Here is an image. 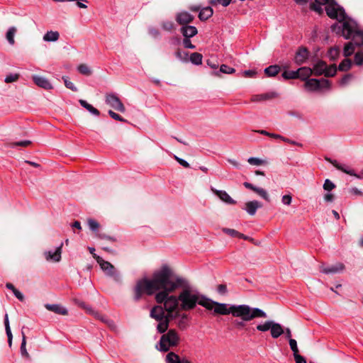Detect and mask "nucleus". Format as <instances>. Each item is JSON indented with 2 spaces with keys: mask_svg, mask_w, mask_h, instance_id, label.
Segmentation results:
<instances>
[{
  "mask_svg": "<svg viewBox=\"0 0 363 363\" xmlns=\"http://www.w3.org/2000/svg\"><path fill=\"white\" fill-rule=\"evenodd\" d=\"M220 72L225 74H233L235 72V69L223 64L220 67Z\"/></svg>",
  "mask_w": 363,
  "mask_h": 363,
  "instance_id": "nucleus-44",
  "label": "nucleus"
},
{
  "mask_svg": "<svg viewBox=\"0 0 363 363\" xmlns=\"http://www.w3.org/2000/svg\"><path fill=\"white\" fill-rule=\"evenodd\" d=\"M217 291L218 294L221 295L226 294L228 290H227V286L225 284H219L217 286Z\"/></svg>",
  "mask_w": 363,
  "mask_h": 363,
  "instance_id": "nucleus-59",
  "label": "nucleus"
},
{
  "mask_svg": "<svg viewBox=\"0 0 363 363\" xmlns=\"http://www.w3.org/2000/svg\"><path fill=\"white\" fill-rule=\"evenodd\" d=\"M277 93L271 91L265 94L254 95L252 98V101L255 102H259L274 99L277 97Z\"/></svg>",
  "mask_w": 363,
  "mask_h": 363,
  "instance_id": "nucleus-22",
  "label": "nucleus"
},
{
  "mask_svg": "<svg viewBox=\"0 0 363 363\" xmlns=\"http://www.w3.org/2000/svg\"><path fill=\"white\" fill-rule=\"evenodd\" d=\"M344 269L345 265L341 262L336 263L331 266H325L324 264L320 266V272L325 274L340 273L342 272Z\"/></svg>",
  "mask_w": 363,
  "mask_h": 363,
  "instance_id": "nucleus-10",
  "label": "nucleus"
},
{
  "mask_svg": "<svg viewBox=\"0 0 363 363\" xmlns=\"http://www.w3.org/2000/svg\"><path fill=\"white\" fill-rule=\"evenodd\" d=\"M181 310L177 309V313L178 315H176L174 318H172L169 320V323L171 320H174L176 318H179L178 321L177 322V325L180 328L181 330L185 329L188 325V320L189 316L186 313H182L180 312Z\"/></svg>",
  "mask_w": 363,
  "mask_h": 363,
  "instance_id": "nucleus-15",
  "label": "nucleus"
},
{
  "mask_svg": "<svg viewBox=\"0 0 363 363\" xmlns=\"http://www.w3.org/2000/svg\"><path fill=\"white\" fill-rule=\"evenodd\" d=\"M175 160L184 167L188 168L189 167V164L184 160L178 157L177 156H174Z\"/></svg>",
  "mask_w": 363,
  "mask_h": 363,
  "instance_id": "nucleus-62",
  "label": "nucleus"
},
{
  "mask_svg": "<svg viewBox=\"0 0 363 363\" xmlns=\"http://www.w3.org/2000/svg\"><path fill=\"white\" fill-rule=\"evenodd\" d=\"M148 33L150 35H152L155 38H159V36L160 35V33L158 30V29L153 28V27L150 28L148 29Z\"/></svg>",
  "mask_w": 363,
  "mask_h": 363,
  "instance_id": "nucleus-56",
  "label": "nucleus"
},
{
  "mask_svg": "<svg viewBox=\"0 0 363 363\" xmlns=\"http://www.w3.org/2000/svg\"><path fill=\"white\" fill-rule=\"evenodd\" d=\"M77 70L79 73L83 75L90 76L91 74V70L88 65L85 64H81L78 66Z\"/></svg>",
  "mask_w": 363,
  "mask_h": 363,
  "instance_id": "nucleus-35",
  "label": "nucleus"
},
{
  "mask_svg": "<svg viewBox=\"0 0 363 363\" xmlns=\"http://www.w3.org/2000/svg\"><path fill=\"white\" fill-rule=\"evenodd\" d=\"M352 78H353L352 74H346L342 78V79L340 81V84L342 85H345V84H348L352 79Z\"/></svg>",
  "mask_w": 363,
  "mask_h": 363,
  "instance_id": "nucleus-55",
  "label": "nucleus"
},
{
  "mask_svg": "<svg viewBox=\"0 0 363 363\" xmlns=\"http://www.w3.org/2000/svg\"><path fill=\"white\" fill-rule=\"evenodd\" d=\"M202 306L208 310H213L214 314L228 315L231 313L234 317L241 318L243 321H250L255 318H266L267 313L260 308H251L248 305L231 306L214 301L208 298L206 303H202Z\"/></svg>",
  "mask_w": 363,
  "mask_h": 363,
  "instance_id": "nucleus-2",
  "label": "nucleus"
},
{
  "mask_svg": "<svg viewBox=\"0 0 363 363\" xmlns=\"http://www.w3.org/2000/svg\"><path fill=\"white\" fill-rule=\"evenodd\" d=\"M325 11L330 18L335 19L338 21V23H335L333 26L337 25V26H342L346 21H354L347 16L343 7L339 5L335 0L330 1V3L325 7Z\"/></svg>",
  "mask_w": 363,
  "mask_h": 363,
  "instance_id": "nucleus-4",
  "label": "nucleus"
},
{
  "mask_svg": "<svg viewBox=\"0 0 363 363\" xmlns=\"http://www.w3.org/2000/svg\"><path fill=\"white\" fill-rule=\"evenodd\" d=\"M213 13V9L210 6H207V7L203 8L200 11V12L199 13V18L201 21H206L210 17L212 16Z\"/></svg>",
  "mask_w": 363,
  "mask_h": 363,
  "instance_id": "nucleus-25",
  "label": "nucleus"
},
{
  "mask_svg": "<svg viewBox=\"0 0 363 363\" xmlns=\"http://www.w3.org/2000/svg\"><path fill=\"white\" fill-rule=\"evenodd\" d=\"M280 71V67L278 65H270L264 69V73L268 77H274Z\"/></svg>",
  "mask_w": 363,
  "mask_h": 363,
  "instance_id": "nucleus-28",
  "label": "nucleus"
},
{
  "mask_svg": "<svg viewBox=\"0 0 363 363\" xmlns=\"http://www.w3.org/2000/svg\"><path fill=\"white\" fill-rule=\"evenodd\" d=\"M62 79L64 81V83H65V86L67 88V89H71L72 91H77V88L74 85V84L70 82L69 79H68V77H62Z\"/></svg>",
  "mask_w": 363,
  "mask_h": 363,
  "instance_id": "nucleus-45",
  "label": "nucleus"
},
{
  "mask_svg": "<svg viewBox=\"0 0 363 363\" xmlns=\"http://www.w3.org/2000/svg\"><path fill=\"white\" fill-rule=\"evenodd\" d=\"M108 115L114 120L116 121H121V122H127V121L125 119H124L123 118H122L119 114L115 113L114 111H113L112 110H109L108 112Z\"/></svg>",
  "mask_w": 363,
  "mask_h": 363,
  "instance_id": "nucleus-49",
  "label": "nucleus"
},
{
  "mask_svg": "<svg viewBox=\"0 0 363 363\" xmlns=\"http://www.w3.org/2000/svg\"><path fill=\"white\" fill-rule=\"evenodd\" d=\"M4 325H5L6 333V335L8 337V342H9V345L11 346V343H12L13 336H12V333L11 331L9 321V317H8L7 314L5 315Z\"/></svg>",
  "mask_w": 363,
  "mask_h": 363,
  "instance_id": "nucleus-30",
  "label": "nucleus"
},
{
  "mask_svg": "<svg viewBox=\"0 0 363 363\" xmlns=\"http://www.w3.org/2000/svg\"><path fill=\"white\" fill-rule=\"evenodd\" d=\"M87 223H88V225H89V228L92 230V231H97L99 228V223L94 220V219H91V218H89L87 220Z\"/></svg>",
  "mask_w": 363,
  "mask_h": 363,
  "instance_id": "nucleus-41",
  "label": "nucleus"
},
{
  "mask_svg": "<svg viewBox=\"0 0 363 363\" xmlns=\"http://www.w3.org/2000/svg\"><path fill=\"white\" fill-rule=\"evenodd\" d=\"M262 205L257 201H251L245 203V210L250 216H254L258 208H262Z\"/></svg>",
  "mask_w": 363,
  "mask_h": 363,
  "instance_id": "nucleus-21",
  "label": "nucleus"
},
{
  "mask_svg": "<svg viewBox=\"0 0 363 363\" xmlns=\"http://www.w3.org/2000/svg\"><path fill=\"white\" fill-rule=\"evenodd\" d=\"M167 363H181L182 359L179 356L173 352H169L166 356Z\"/></svg>",
  "mask_w": 363,
  "mask_h": 363,
  "instance_id": "nucleus-29",
  "label": "nucleus"
},
{
  "mask_svg": "<svg viewBox=\"0 0 363 363\" xmlns=\"http://www.w3.org/2000/svg\"><path fill=\"white\" fill-rule=\"evenodd\" d=\"M326 69V63L323 61H319L313 68V74L315 76H320L325 74Z\"/></svg>",
  "mask_w": 363,
  "mask_h": 363,
  "instance_id": "nucleus-24",
  "label": "nucleus"
},
{
  "mask_svg": "<svg viewBox=\"0 0 363 363\" xmlns=\"http://www.w3.org/2000/svg\"><path fill=\"white\" fill-rule=\"evenodd\" d=\"M63 243L56 248L55 252L48 251L44 253L45 257L47 261L60 262L61 259L62 247Z\"/></svg>",
  "mask_w": 363,
  "mask_h": 363,
  "instance_id": "nucleus-14",
  "label": "nucleus"
},
{
  "mask_svg": "<svg viewBox=\"0 0 363 363\" xmlns=\"http://www.w3.org/2000/svg\"><path fill=\"white\" fill-rule=\"evenodd\" d=\"M243 185L245 188L249 189L253 191L254 192H255L256 194H257L259 196H261L264 200L269 201V196L265 189H264L262 188H259V187H256L254 185H252V184L247 182H244Z\"/></svg>",
  "mask_w": 363,
  "mask_h": 363,
  "instance_id": "nucleus-16",
  "label": "nucleus"
},
{
  "mask_svg": "<svg viewBox=\"0 0 363 363\" xmlns=\"http://www.w3.org/2000/svg\"><path fill=\"white\" fill-rule=\"evenodd\" d=\"M247 162L252 165H261L264 163V161L257 157H250Z\"/></svg>",
  "mask_w": 363,
  "mask_h": 363,
  "instance_id": "nucleus-51",
  "label": "nucleus"
},
{
  "mask_svg": "<svg viewBox=\"0 0 363 363\" xmlns=\"http://www.w3.org/2000/svg\"><path fill=\"white\" fill-rule=\"evenodd\" d=\"M194 19L193 15L187 11H181L175 16V20L179 25L184 26L191 23Z\"/></svg>",
  "mask_w": 363,
  "mask_h": 363,
  "instance_id": "nucleus-12",
  "label": "nucleus"
},
{
  "mask_svg": "<svg viewBox=\"0 0 363 363\" xmlns=\"http://www.w3.org/2000/svg\"><path fill=\"white\" fill-rule=\"evenodd\" d=\"M26 337L24 335H23V340H22V342H21V352L23 356L28 357V353L27 352L26 349Z\"/></svg>",
  "mask_w": 363,
  "mask_h": 363,
  "instance_id": "nucleus-52",
  "label": "nucleus"
},
{
  "mask_svg": "<svg viewBox=\"0 0 363 363\" xmlns=\"http://www.w3.org/2000/svg\"><path fill=\"white\" fill-rule=\"evenodd\" d=\"M296 363H307L306 358L301 356L299 352L294 355Z\"/></svg>",
  "mask_w": 363,
  "mask_h": 363,
  "instance_id": "nucleus-58",
  "label": "nucleus"
},
{
  "mask_svg": "<svg viewBox=\"0 0 363 363\" xmlns=\"http://www.w3.org/2000/svg\"><path fill=\"white\" fill-rule=\"evenodd\" d=\"M281 76L285 79H298L297 70H296V71H284L282 73Z\"/></svg>",
  "mask_w": 363,
  "mask_h": 363,
  "instance_id": "nucleus-36",
  "label": "nucleus"
},
{
  "mask_svg": "<svg viewBox=\"0 0 363 363\" xmlns=\"http://www.w3.org/2000/svg\"><path fill=\"white\" fill-rule=\"evenodd\" d=\"M180 32L184 37V38H191L198 33V30L195 26L187 25L182 26Z\"/></svg>",
  "mask_w": 363,
  "mask_h": 363,
  "instance_id": "nucleus-20",
  "label": "nucleus"
},
{
  "mask_svg": "<svg viewBox=\"0 0 363 363\" xmlns=\"http://www.w3.org/2000/svg\"><path fill=\"white\" fill-rule=\"evenodd\" d=\"M331 30L345 39H352L344 47L345 57L352 55L354 52L355 46H363V28L355 21H346L342 26H332Z\"/></svg>",
  "mask_w": 363,
  "mask_h": 363,
  "instance_id": "nucleus-3",
  "label": "nucleus"
},
{
  "mask_svg": "<svg viewBox=\"0 0 363 363\" xmlns=\"http://www.w3.org/2000/svg\"><path fill=\"white\" fill-rule=\"evenodd\" d=\"M291 201H292V197L291 195L289 194H287V195H284L281 198V202L284 204V205H290L291 203Z\"/></svg>",
  "mask_w": 363,
  "mask_h": 363,
  "instance_id": "nucleus-60",
  "label": "nucleus"
},
{
  "mask_svg": "<svg viewBox=\"0 0 363 363\" xmlns=\"http://www.w3.org/2000/svg\"><path fill=\"white\" fill-rule=\"evenodd\" d=\"M298 77L301 80L306 81L313 74L311 68L308 67H302L297 69Z\"/></svg>",
  "mask_w": 363,
  "mask_h": 363,
  "instance_id": "nucleus-23",
  "label": "nucleus"
},
{
  "mask_svg": "<svg viewBox=\"0 0 363 363\" xmlns=\"http://www.w3.org/2000/svg\"><path fill=\"white\" fill-rule=\"evenodd\" d=\"M182 44L185 48L195 49L196 48L195 45L191 43L190 38H184Z\"/></svg>",
  "mask_w": 363,
  "mask_h": 363,
  "instance_id": "nucleus-53",
  "label": "nucleus"
},
{
  "mask_svg": "<svg viewBox=\"0 0 363 363\" xmlns=\"http://www.w3.org/2000/svg\"><path fill=\"white\" fill-rule=\"evenodd\" d=\"M100 320H101L102 322L106 323L112 329L115 328V324H114L113 321L111 320H109L108 318H107L106 317L104 316L103 315L101 317Z\"/></svg>",
  "mask_w": 363,
  "mask_h": 363,
  "instance_id": "nucleus-57",
  "label": "nucleus"
},
{
  "mask_svg": "<svg viewBox=\"0 0 363 363\" xmlns=\"http://www.w3.org/2000/svg\"><path fill=\"white\" fill-rule=\"evenodd\" d=\"M14 296L21 301H23V299H24V296L18 290V289H15L13 291Z\"/></svg>",
  "mask_w": 363,
  "mask_h": 363,
  "instance_id": "nucleus-63",
  "label": "nucleus"
},
{
  "mask_svg": "<svg viewBox=\"0 0 363 363\" xmlns=\"http://www.w3.org/2000/svg\"><path fill=\"white\" fill-rule=\"evenodd\" d=\"M257 74V72L255 70H252V69H249V70H245L242 72V75L245 77H250V78H252V77H255Z\"/></svg>",
  "mask_w": 363,
  "mask_h": 363,
  "instance_id": "nucleus-61",
  "label": "nucleus"
},
{
  "mask_svg": "<svg viewBox=\"0 0 363 363\" xmlns=\"http://www.w3.org/2000/svg\"><path fill=\"white\" fill-rule=\"evenodd\" d=\"M323 4H318L316 3H311L310 4V9L318 13L319 15H322L323 13L324 9H323Z\"/></svg>",
  "mask_w": 363,
  "mask_h": 363,
  "instance_id": "nucleus-39",
  "label": "nucleus"
},
{
  "mask_svg": "<svg viewBox=\"0 0 363 363\" xmlns=\"http://www.w3.org/2000/svg\"><path fill=\"white\" fill-rule=\"evenodd\" d=\"M161 27L164 30L172 31L175 28L174 23L171 21H164L161 23Z\"/></svg>",
  "mask_w": 363,
  "mask_h": 363,
  "instance_id": "nucleus-37",
  "label": "nucleus"
},
{
  "mask_svg": "<svg viewBox=\"0 0 363 363\" xmlns=\"http://www.w3.org/2000/svg\"><path fill=\"white\" fill-rule=\"evenodd\" d=\"M60 34L57 31H48L43 36V40L46 42H55L59 39Z\"/></svg>",
  "mask_w": 363,
  "mask_h": 363,
  "instance_id": "nucleus-27",
  "label": "nucleus"
},
{
  "mask_svg": "<svg viewBox=\"0 0 363 363\" xmlns=\"http://www.w3.org/2000/svg\"><path fill=\"white\" fill-rule=\"evenodd\" d=\"M175 55L178 59H179L181 60L187 61V56H188L187 52H182L180 50H177L175 52Z\"/></svg>",
  "mask_w": 363,
  "mask_h": 363,
  "instance_id": "nucleus-54",
  "label": "nucleus"
},
{
  "mask_svg": "<svg viewBox=\"0 0 363 363\" xmlns=\"http://www.w3.org/2000/svg\"><path fill=\"white\" fill-rule=\"evenodd\" d=\"M19 74H10L7 75L4 79V82L6 83H11L16 82L19 79Z\"/></svg>",
  "mask_w": 363,
  "mask_h": 363,
  "instance_id": "nucleus-46",
  "label": "nucleus"
},
{
  "mask_svg": "<svg viewBox=\"0 0 363 363\" xmlns=\"http://www.w3.org/2000/svg\"><path fill=\"white\" fill-rule=\"evenodd\" d=\"M202 59V55L199 52H194L190 56V61L196 65H201Z\"/></svg>",
  "mask_w": 363,
  "mask_h": 363,
  "instance_id": "nucleus-33",
  "label": "nucleus"
},
{
  "mask_svg": "<svg viewBox=\"0 0 363 363\" xmlns=\"http://www.w3.org/2000/svg\"><path fill=\"white\" fill-rule=\"evenodd\" d=\"M256 329L260 332H267L270 330L271 335L273 338H278L284 333V329L278 323L273 320H267L263 323L258 324Z\"/></svg>",
  "mask_w": 363,
  "mask_h": 363,
  "instance_id": "nucleus-7",
  "label": "nucleus"
},
{
  "mask_svg": "<svg viewBox=\"0 0 363 363\" xmlns=\"http://www.w3.org/2000/svg\"><path fill=\"white\" fill-rule=\"evenodd\" d=\"M211 190L223 202L231 205H234L236 203V201L234 199H233L225 191L217 190L213 187H211Z\"/></svg>",
  "mask_w": 363,
  "mask_h": 363,
  "instance_id": "nucleus-13",
  "label": "nucleus"
},
{
  "mask_svg": "<svg viewBox=\"0 0 363 363\" xmlns=\"http://www.w3.org/2000/svg\"><path fill=\"white\" fill-rule=\"evenodd\" d=\"M321 82L324 84L325 86L328 84V81L325 79L320 81L316 79H309L305 82L304 86L308 91H317L321 88Z\"/></svg>",
  "mask_w": 363,
  "mask_h": 363,
  "instance_id": "nucleus-9",
  "label": "nucleus"
},
{
  "mask_svg": "<svg viewBox=\"0 0 363 363\" xmlns=\"http://www.w3.org/2000/svg\"><path fill=\"white\" fill-rule=\"evenodd\" d=\"M33 80L37 86L44 89L50 90L53 88L51 83L45 77L35 75L33 77Z\"/></svg>",
  "mask_w": 363,
  "mask_h": 363,
  "instance_id": "nucleus-17",
  "label": "nucleus"
},
{
  "mask_svg": "<svg viewBox=\"0 0 363 363\" xmlns=\"http://www.w3.org/2000/svg\"><path fill=\"white\" fill-rule=\"evenodd\" d=\"M330 162L337 169H339L349 175L354 176L357 178L363 179V176H361L360 174H355L354 170L350 169L347 166L344 165V164H340L336 160H330Z\"/></svg>",
  "mask_w": 363,
  "mask_h": 363,
  "instance_id": "nucleus-18",
  "label": "nucleus"
},
{
  "mask_svg": "<svg viewBox=\"0 0 363 363\" xmlns=\"http://www.w3.org/2000/svg\"><path fill=\"white\" fill-rule=\"evenodd\" d=\"M164 332L160 337L157 349L163 352H168L171 347L177 346L180 342V337L174 329H170L167 333Z\"/></svg>",
  "mask_w": 363,
  "mask_h": 363,
  "instance_id": "nucleus-5",
  "label": "nucleus"
},
{
  "mask_svg": "<svg viewBox=\"0 0 363 363\" xmlns=\"http://www.w3.org/2000/svg\"><path fill=\"white\" fill-rule=\"evenodd\" d=\"M352 67V61L351 60L346 58L343 60L338 66V69L340 71L346 72L349 70Z\"/></svg>",
  "mask_w": 363,
  "mask_h": 363,
  "instance_id": "nucleus-32",
  "label": "nucleus"
},
{
  "mask_svg": "<svg viewBox=\"0 0 363 363\" xmlns=\"http://www.w3.org/2000/svg\"><path fill=\"white\" fill-rule=\"evenodd\" d=\"M336 72L337 67L335 65L330 67L326 65V69L324 74L325 77H333L336 74Z\"/></svg>",
  "mask_w": 363,
  "mask_h": 363,
  "instance_id": "nucleus-40",
  "label": "nucleus"
},
{
  "mask_svg": "<svg viewBox=\"0 0 363 363\" xmlns=\"http://www.w3.org/2000/svg\"><path fill=\"white\" fill-rule=\"evenodd\" d=\"M105 102L107 105L118 111L121 113H124L125 111V108L123 104L115 94H107L106 95Z\"/></svg>",
  "mask_w": 363,
  "mask_h": 363,
  "instance_id": "nucleus-8",
  "label": "nucleus"
},
{
  "mask_svg": "<svg viewBox=\"0 0 363 363\" xmlns=\"http://www.w3.org/2000/svg\"><path fill=\"white\" fill-rule=\"evenodd\" d=\"M232 0H209V3L213 6L220 4L223 6H228Z\"/></svg>",
  "mask_w": 363,
  "mask_h": 363,
  "instance_id": "nucleus-42",
  "label": "nucleus"
},
{
  "mask_svg": "<svg viewBox=\"0 0 363 363\" xmlns=\"http://www.w3.org/2000/svg\"><path fill=\"white\" fill-rule=\"evenodd\" d=\"M340 51L337 48H332L328 51V56L332 60H335L339 55Z\"/></svg>",
  "mask_w": 363,
  "mask_h": 363,
  "instance_id": "nucleus-47",
  "label": "nucleus"
},
{
  "mask_svg": "<svg viewBox=\"0 0 363 363\" xmlns=\"http://www.w3.org/2000/svg\"><path fill=\"white\" fill-rule=\"evenodd\" d=\"M94 258L96 260L101 269L104 272L106 276L111 277L116 282H121L120 273L112 264L104 260L101 257L96 255H94Z\"/></svg>",
  "mask_w": 363,
  "mask_h": 363,
  "instance_id": "nucleus-6",
  "label": "nucleus"
},
{
  "mask_svg": "<svg viewBox=\"0 0 363 363\" xmlns=\"http://www.w3.org/2000/svg\"><path fill=\"white\" fill-rule=\"evenodd\" d=\"M45 308L56 314L66 315L68 314V311L66 308L60 304H49L45 305Z\"/></svg>",
  "mask_w": 363,
  "mask_h": 363,
  "instance_id": "nucleus-19",
  "label": "nucleus"
},
{
  "mask_svg": "<svg viewBox=\"0 0 363 363\" xmlns=\"http://www.w3.org/2000/svg\"><path fill=\"white\" fill-rule=\"evenodd\" d=\"M155 295L159 305L152 308L150 316L158 322L157 330L163 333L169 328V320L178 315L177 309L189 311L194 309L197 304L202 306L206 296L201 294L189 285V281L174 274L167 265L155 272L151 279H142L136 282L133 289V299L138 301L143 294Z\"/></svg>",
  "mask_w": 363,
  "mask_h": 363,
  "instance_id": "nucleus-1",
  "label": "nucleus"
},
{
  "mask_svg": "<svg viewBox=\"0 0 363 363\" xmlns=\"http://www.w3.org/2000/svg\"><path fill=\"white\" fill-rule=\"evenodd\" d=\"M324 199L327 202H332L334 200V195L331 193H327L324 196Z\"/></svg>",
  "mask_w": 363,
  "mask_h": 363,
  "instance_id": "nucleus-64",
  "label": "nucleus"
},
{
  "mask_svg": "<svg viewBox=\"0 0 363 363\" xmlns=\"http://www.w3.org/2000/svg\"><path fill=\"white\" fill-rule=\"evenodd\" d=\"M335 188V185L333 182H332L330 179H327L325 180L323 184V189L325 191H330Z\"/></svg>",
  "mask_w": 363,
  "mask_h": 363,
  "instance_id": "nucleus-48",
  "label": "nucleus"
},
{
  "mask_svg": "<svg viewBox=\"0 0 363 363\" xmlns=\"http://www.w3.org/2000/svg\"><path fill=\"white\" fill-rule=\"evenodd\" d=\"M79 103L80 104V105L82 107L86 108L91 114H93L94 116H99V114H100L99 111L98 109H96V108H94L92 105L87 103L86 101L83 100V99H79Z\"/></svg>",
  "mask_w": 363,
  "mask_h": 363,
  "instance_id": "nucleus-26",
  "label": "nucleus"
},
{
  "mask_svg": "<svg viewBox=\"0 0 363 363\" xmlns=\"http://www.w3.org/2000/svg\"><path fill=\"white\" fill-rule=\"evenodd\" d=\"M32 143L30 140H22L19 142H13V143H9L7 144V146L9 147L14 148L16 147H27L30 145Z\"/></svg>",
  "mask_w": 363,
  "mask_h": 363,
  "instance_id": "nucleus-34",
  "label": "nucleus"
},
{
  "mask_svg": "<svg viewBox=\"0 0 363 363\" xmlns=\"http://www.w3.org/2000/svg\"><path fill=\"white\" fill-rule=\"evenodd\" d=\"M289 343L290 348L293 352V355L299 352V350H298V348L297 346V342L296 340L290 339L289 340Z\"/></svg>",
  "mask_w": 363,
  "mask_h": 363,
  "instance_id": "nucleus-43",
  "label": "nucleus"
},
{
  "mask_svg": "<svg viewBox=\"0 0 363 363\" xmlns=\"http://www.w3.org/2000/svg\"><path fill=\"white\" fill-rule=\"evenodd\" d=\"M16 33V28L13 26L10 27L6 33V37L10 45L15 43L14 35Z\"/></svg>",
  "mask_w": 363,
  "mask_h": 363,
  "instance_id": "nucleus-31",
  "label": "nucleus"
},
{
  "mask_svg": "<svg viewBox=\"0 0 363 363\" xmlns=\"http://www.w3.org/2000/svg\"><path fill=\"white\" fill-rule=\"evenodd\" d=\"M309 58V52L305 47L299 48L296 52L294 62L298 65H301L306 62Z\"/></svg>",
  "mask_w": 363,
  "mask_h": 363,
  "instance_id": "nucleus-11",
  "label": "nucleus"
},
{
  "mask_svg": "<svg viewBox=\"0 0 363 363\" xmlns=\"http://www.w3.org/2000/svg\"><path fill=\"white\" fill-rule=\"evenodd\" d=\"M354 63L357 66L363 65V51H358L355 53Z\"/></svg>",
  "mask_w": 363,
  "mask_h": 363,
  "instance_id": "nucleus-38",
  "label": "nucleus"
},
{
  "mask_svg": "<svg viewBox=\"0 0 363 363\" xmlns=\"http://www.w3.org/2000/svg\"><path fill=\"white\" fill-rule=\"evenodd\" d=\"M223 231L225 234H227V235H230V236H231L233 238H238V235L240 233L238 231H237V230H235L234 229L227 228H223Z\"/></svg>",
  "mask_w": 363,
  "mask_h": 363,
  "instance_id": "nucleus-50",
  "label": "nucleus"
}]
</instances>
